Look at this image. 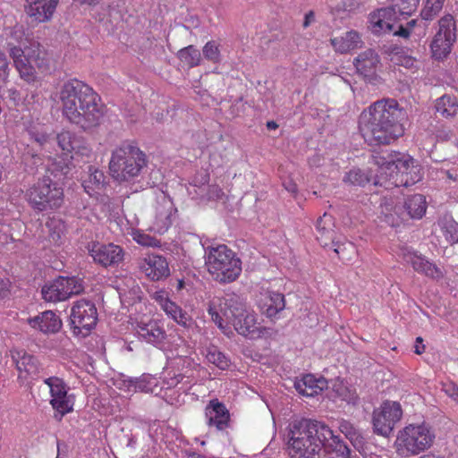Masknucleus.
<instances>
[{
    "label": "nucleus",
    "instance_id": "obj_1",
    "mask_svg": "<svg viewBox=\"0 0 458 458\" xmlns=\"http://www.w3.org/2000/svg\"><path fill=\"white\" fill-rule=\"evenodd\" d=\"M287 451L291 458H351V450L325 423L301 420L292 424Z\"/></svg>",
    "mask_w": 458,
    "mask_h": 458
},
{
    "label": "nucleus",
    "instance_id": "obj_2",
    "mask_svg": "<svg viewBox=\"0 0 458 458\" xmlns=\"http://www.w3.org/2000/svg\"><path fill=\"white\" fill-rule=\"evenodd\" d=\"M57 96L63 116L70 123L84 131L101 123L106 105L100 95L86 82L70 79L60 87Z\"/></svg>",
    "mask_w": 458,
    "mask_h": 458
},
{
    "label": "nucleus",
    "instance_id": "obj_3",
    "mask_svg": "<svg viewBox=\"0 0 458 458\" xmlns=\"http://www.w3.org/2000/svg\"><path fill=\"white\" fill-rule=\"evenodd\" d=\"M402 109L393 98L375 101L359 117V130L369 145H388L404 133L401 123Z\"/></svg>",
    "mask_w": 458,
    "mask_h": 458
},
{
    "label": "nucleus",
    "instance_id": "obj_4",
    "mask_svg": "<svg viewBox=\"0 0 458 458\" xmlns=\"http://www.w3.org/2000/svg\"><path fill=\"white\" fill-rule=\"evenodd\" d=\"M208 312L225 335L231 332L229 324L233 326L239 335L250 339L259 338L263 335L264 328L258 322L257 315L248 311L235 293L214 297L209 302Z\"/></svg>",
    "mask_w": 458,
    "mask_h": 458
},
{
    "label": "nucleus",
    "instance_id": "obj_5",
    "mask_svg": "<svg viewBox=\"0 0 458 458\" xmlns=\"http://www.w3.org/2000/svg\"><path fill=\"white\" fill-rule=\"evenodd\" d=\"M56 142L61 149L52 164V174L66 176L75 166L73 161L89 163L93 157V151L84 138L68 130H63L56 135Z\"/></svg>",
    "mask_w": 458,
    "mask_h": 458
},
{
    "label": "nucleus",
    "instance_id": "obj_6",
    "mask_svg": "<svg viewBox=\"0 0 458 458\" xmlns=\"http://www.w3.org/2000/svg\"><path fill=\"white\" fill-rule=\"evenodd\" d=\"M377 165L374 183L381 186L409 187L421 179L420 169L411 158H387L382 156L373 157Z\"/></svg>",
    "mask_w": 458,
    "mask_h": 458
},
{
    "label": "nucleus",
    "instance_id": "obj_7",
    "mask_svg": "<svg viewBox=\"0 0 458 458\" xmlns=\"http://www.w3.org/2000/svg\"><path fill=\"white\" fill-rule=\"evenodd\" d=\"M147 165L145 152L134 142H123L112 151L109 171L114 180L131 182L140 176Z\"/></svg>",
    "mask_w": 458,
    "mask_h": 458
},
{
    "label": "nucleus",
    "instance_id": "obj_8",
    "mask_svg": "<svg viewBox=\"0 0 458 458\" xmlns=\"http://www.w3.org/2000/svg\"><path fill=\"white\" fill-rule=\"evenodd\" d=\"M205 265L212 278L220 284L236 281L242 271L241 259L225 244L208 246Z\"/></svg>",
    "mask_w": 458,
    "mask_h": 458
},
{
    "label": "nucleus",
    "instance_id": "obj_9",
    "mask_svg": "<svg viewBox=\"0 0 458 458\" xmlns=\"http://www.w3.org/2000/svg\"><path fill=\"white\" fill-rule=\"evenodd\" d=\"M7 51L21 79L29 83L37 79L34 65L40 71H46L49 67L47 54L38 42H33L30 47L24 46L22 48L9 41Z\"/></svg>",
    "mask_w": 458,
    "mask_h": 458
},
{
    "label": "nucleus",
    "instance_id": "obj_10",
    "mask_svg": "<svg viewBox=\"0 0 458 458\" xmlns=\"http://www.w3.org/2000/svg\"><path fill=\"white\" fill-rule=\"evenodd\" d=\"M435 438V431L428 423H411L398 432L394 446L400 456L411 457L428 450Z\"/></svg>",
    "mask_w": 458,
    "mask_h": 458
},
{
    "label": "nucleus",
    "instance_id": "obj_11",
    "mask_svg": "<svg viewBox=\"0 0 458 458\" xmlns=\"http://www.w3.org/2000/svg\"><path fill=\"white\" fill-rule=\"evenodd\" d=\"M30 206L36 211L55 210L64 200V188L50 177L44 176L33 183L25 193Z\"/></svg>",
    "mask_w": 458,
    "mask_h": 458
},
{
    "label": "nucleus",
    "instance_id": "obj_12",
    "mask_svg": "<svg viewBox=\"0 0 458 458\" xmlns=\"http://www.w3.org/2000/svg\"><path fill=\"white\" fill-rule=\"evenodd\" d=\"M456 21L452 14H445L438 21V30L430 43L434 59L444 60L448 56L456 41Z\"/></svg>",
    "mask_w": 458,
    "mask_h": 458
},
{
    "label": "nucleus",
    "instance_id": "obj_13",
    "mask_svg": "<svg viewBox=\"0 0 458 458\" xmlns=\"http://www.w3.org/2000/svg\"><path fill=\"white\" fill-rule=\"evenodd\" d=\"M403 417V409L399 403L386 401L375 409L372 415L374 432L379 436L388 437L396 423Z\"/></svg>",
    "mask_w": 458,
    "mask_h": 458
},
{
    "label": "nucleus",
    "instance_id": "obj_14",
    "mask_svg": "<svg viewBox=\"0 0 458 458\" xmlns=\"http://www.w3.org/2000/svg\"><path fill=\"white\" fill-rule=\"evenodd\" d=\"M84 290L81 281L74 276H59L51 284L43 286L42 297L46 301L58 302L79 294Z\"/></svg>",
    "mask_w": 458,
    "mask_h": 458
},
{
    "label": "nucleus",
    "instance_id": "obj_15",
    "mask_svg": "<svg viewBox=\"0 0 458 458\" xmlns=\"http://www.w3.org/2000/svg\"><path fill=\"white\" fill-rule=\"evenodd\" d=\"M97 322L98 311L92 301L81 299L73 304L71 310V324L75 334L88 335Z\"/></svg>",
    "mask_w": 458,
    "mask_h": 458
},
{
    "label": "nucleus",
    "instance_id": "obj_16",
    "mask_svg": "<svg viewBox=\"0 0 458 458\" xmlns=\"http://www.w3.org/2000/svg\"><path fill=\"white\" fill-rule=\"evenodd\" d=\"M44 383L49 387V403L61 418L73 411L74 396L68 394L69 387L62 378L50 377Z\"/></svg>",
    "mask_w": 458,
    "mask_h": 458
},
{
    "label": "nucleus",
    "instance_id": "obj_17",
    "mask_svg": "<svg viewBox=\"0 0 458 458\" xmlns=\"http://www.w3.org/2000/svg\"><path fill=\"white\" fill-rule=\"evenodd\" d=\"M10 355L18 371V379L22 382L38 378L43 370L38 357L24 349H12Z\"/></svg>",
    "mask_w": 458,
    "mask_h": 458
},
{
    "label": "nucleus",
    "instance_id": "obj_18",
    "mask_svg": "<svg viewBox=\"0 0 458 458\" xmlns=\"http://www.w3.org/2000/svg\"><path fill=\"white\" fill-rule=\"evenodd\" d=\"M88 250L94 262L104 267L118 266L124 257L123 248L114 243L92 242L89 243Z\"/></svg>",
    "mask_w": 458,
    "mask_h": 458
},
{
    "label": "nucleus",
    "instance_id": "obj_19",
    "mask_svg": "<svg viewBox=\"0 0 458 458\" xmlns=\"http://www.w3.org/2000/svg\"><path fill=\"white\" fill-rule=\"evenodd\" d=\"M140 270L151 281H159L170 275L168 262L162 255L148 253L139 259Z\"/></svg>",
    "mask_w": 458,
    "mask_h": 458
},
{
    "label": "nucleus",
    "instance_id": "obj_20",
    "mask_svg": "<svg viewBox=\"0 0 458 458\" xmlns=\"http://www.w3.org/2000/svg\"><path fill=\"white\" fill-rule=\"evenodd\" d=\"M26 323L33 331L45 335H55L63 327L62 319L53 310H45L36 316L29 317Z\"/></svg>",
    "mask_w": 458,
    "mask_h": 458
},
{
    "label": "nucleus",
    "instance_id": "obj_21",
    "mask_svg": "<svg viewBox=\"0 0 458 458\" xmlns=\"http://www.w3.org/2000/svg\"><path fill=\"white\" fill-rule=\"evenodd\" d=\"M59 0H26L27 15L38 23L52 20Z\"/></svg>",
    "mask_w": 458,
    "mask_h": 458
},
{
    "label": "nucleus",
    "instance_id": "obj_22",
    "mask_svg": "<svg viewBox=\"0 0 458 458\" xmlns=\"http://www.w3.org/2000/svg\"><path fill=\"white\" fill-rule=\"evenodd\" d=\"M257 303L263 314L273 318L284 309V295L270 289H262L258 296Z\"/></svg>",
    "mask_w": 458,
    "mask_h": 458
},
{
    "label": "nucleus",
    "instance_id": "obj_23",
    "mask_svg": "<svg viewBox=\"0 0 458 458\" xmlns=\"http://www.w3.org/2000/svg\"><path fill=\"white\" fill-rule=\"evenodd\" d=\"M205 417L208 425L215 427L217 430H225L229 427V411L217 398L210 400L206 405Z\"/></svg>",
    "mask_w": 458,
    "mask_h": 458
},
{
    "label": "nucleus",
    "instance_id": "obj_24",
    "mask_svg": "<svg viewBox=\"0 0 458 458\" xmlns=\"http://www.w3.org/2000/svg\"><path fill=\"white\" fill-rule=\"evenodd\" d=\"M153 299L158 303L165 314L174 320L177 324L187 327L190 318L188 314L182 310L175 302L168 298V293L164 291H157L153 294Z\"/></svg>",
    "mask_w": 458,
    "mask_h": 458
},
{
    "label": "nucleus",
    "instance_id": "obj_25",
    "mask_svg": "<svg viewBox=\"0 0 458 458\" xmlns=\"http://www.w3.org/2000/svg\"><path fill=\"white\" fill-rule=\"evenodd\" d=\"M394 11L390 8H381L369 14V27L374 34L391 32L394 30Z\"/></svg>",
    "mask_w": 458,
    "mask_h": 458
},
{
    "label": "nucleus",
    "instance_id": "obj_26",
    "mask_svg": "<svg viewBox=\"0 0 458 458\" xmlns=\"http://www.w3.org/2000/svg\"><path fill=\"white\" fill-rule=\"evenodd\" d=\"M136 331L140 338L155 345L162 344L166 337L165 329L157 320L153 319L147 322L140 321L137 324Z\"/></svg>",
    "mask_w": 458,
    "mask_h": 458
},
{
    "label": "nucleus",
    "instance_id": "obj_27",
    "mask_svg": "<svg viewBox=\"0 0 458 458\" xmlns=\"http://www.w3.org/2000/svg\"><path fill=\"white\" fill-rule=\"evenodd\" d=\"M294 386L301 395L312 397L327 388V381L324 377H316L311 374H307L296 380Z\"/></svg>",
    "mask_w": 458,
    "mask_h": 458
},
{
    "label": "nucleus",
    "instance_id": "obj_28",
    "mask_svg": "<svg viewBox=\"0 0 458 458\" xmlns=\"http://www.w3.org/2000/svg\"><path fill=\"white\" fill-rule=\"evenodd\" d=\"M81 185L87 194L96 197L106 186V176L101 170L89 165L86 176L82 178Z\"/></svg>",
    "mask_w": 458,
    "mask_h": 458
},
{
    "label": "nucleus",
    "instance_id": "obj_29",
    "mask_svg": "<svg viewBox=\"0 0 458 458\" xmlns=\"http://www.w3.org/2000/svg\"><path fill=\"white\" fill-rule=\"evenodd\" d=\"M172 207L167 202L158 204L156 207L155 218L150 226V231L164 234L172 225Z\"/></svg>",
    "mask_w": 458,
    "mask_h": 458
},
{
    "label": "nucleus",
    "instance_id": "obj_30",
    "mask_svg": "<svg viewBox=\"0 0 458 458\" xmlns=\"http://www.w3.org/2000/svg\"><path fill=\"white\" fill-rule=\"evenodd\" d=\"M379 62L378 55L372 49H367L360 53L354 60L357 72L364 77L372 76Z\"/></svg>",
    "mask_w": 458,
    "mask_h": 458
},
{
    "label": "nucleus",
    "instance_id": "obj_31",
    "mask_svg": "<svg viewBox=\"0 0 458 458\" xmlns=\"http://www.w3.org/2000/svg\"><path fill=\"white\" fill-rule=\"evenodd\" d=\"M331 44L335 51L345 54L351 50L360 47L362 41L357 31L350 30L342 36L331 38Z\"/></svg>",
    "mask_w": 458,
    "mask_h": 458
},
{
    "label": "nucleus",
    "instance_id": "obj_32",
    "mask_svg": "<svg viewBox=\"0 0 458 458\" xmlns=\"http://www.w3.org/2000/svg\"><path fill=\"white\" fill-rule=\"evenodd\" d=\"M335 223L333 216L327 213H324L320 216L316 225L318 235L317 239L323 247H327L330 243L334 242L335 236Z\"/></svg>",
    "mask_w": 458,
    "mask_h": 458
},
{
    "label": "nucleus",
    "instance_id": "obj_33",
    "mask_svg": "<svg viewBox=\"0 0 458 458\" xmlns=\"http://www.w3.org/2000/svg\"><path fill=\"white\" fill-rule=\"evenodd\" d=\"M435 107L442 117L453 118L458 114V99L455 96L445 94L436 100Z\"/></svg>",
    "mask_w": 458,
    "mask_h": 458
},
{
    "label": "nucleus",
    "instance_id": "obj_34",
    "mask_svg": "<svg viewBox=\"0 0 458 458\" xmlns=\"http://www.w3.org/2000/svg\"><path fill=\"white\" fill-rule=\"evenodd\" d=\"M437 225L445 237L446 242L450 245L458 243V223L451 216H442Z\"/></svg>",
    "mask_w": 458,
    "mask_h": 458
},
{
    "label": "nucleus",
    "instance_id": "obj_35",
    "mask_svg": "<svg viewBox=\"0 0 458 458\" xmlns=\"http://www.w3.org/2000/svg\"><path fill=\"white\" fill-rule=\"evenodd\" d=\"M404 208L410 217L420 219L427 210L426 199L421 194L411 195L406 199Z\"/></svg>",
    "mask_w": 458,
    "mask_h": 458
},
{
    "label": "nucleus",
    "instance_id": "obj_36",
    "mask_svg": "<svg viewBox=\"0 0 458 458\" xmlns=\"http://www.w3.org/2000/svg\"><path fill=\"white\" fill-rule=\"evenodd\" d=\"M410 262L413 269L418 273L432 278H440L443 276L441 270L435 264L420 256L413 255Z\"/></svg>",
    "mask_w": 458,
    "mask_h": 458
},
{
    "label": "nucleus",
    "instance_id": "obj_37",
    "mask_svg": "<svg viewBox=\"0 0 458 458\" xmlns=\"http://www.w3.org/2000/svg\"><path fill=\"white\" fill-rule=\"evenodd\" d=\"M176 55L180 62L188 68L199 66L202 61L199 50L193 45L181 48Z\"/></svg>",
    "mask_w": 458,
    "mask_h": 458
},
{
    "label": "nucleus",
    "instance_id": "obj_38",
    "mask_svg": "<svg viewBox=\"0 0 458 458\" xmlns=\"http://www.w3.org/2000/svg\"><path fill=\"white\" fill-rule=\"evenodd\" d=\"M205 355L208 361L219 369L225 370L231 366L230 359L215 345L208 346Z\"/></svg>",
    "mask_w": 458,
    "mask_h": 458
},
{
    "label": "nucleus",
    "instance_id": "obj_39",
    "mask_svg": "<svg viewBox=\"0 0 458 458\" xmlns=\"http://www.w3.org/2000/svg\"><path fill=\"white\" fill-rule=\"evenodd\" d=\"M48 229L49 240L56 245L62 243V240L66 233L64 222L59 218L52 217L46 224Z\"/></svg>",
    "mask_w": 458,
    "mask_h": 458
},
{
    "label": "nucleus",
    "instance_id": "obj_40",
    "mask_svg": "<svg viewBox=\"0 0 458 458\" xmlns=\"http://www.w3.org/2000/svg\"><path fill=\"white\" fill-rule=\"evenodd\" d=\"M339 430L348 438L352 445L360 448L363 445V437L358 428L349 420H342L339 422Z\"/></svg>",
    "mask_w": 458,
    "mask_h": 458
},
{
    "label": "nucleus",
    "instance_id": "obj_41",
    "mask_svg": "<svg viewBox=\"0 0 458 458\" xmlns=\"http://www.w3.org/2000/svg\"><path fill=\"white\" fill-rule=\"evenodd\" d=\"M372 178L373 176L370 172L363 171L360 168H352L345 174L344 182L352 185L365 186Z\"/></svg>",
    "mask_w": 458,
    "mask_h": 458
},
{
    "label": "nucleus",
    "instance_id": "obj_42",
    "mask_svg": "<svg viewBox=\"0 0 458 458\" xmlns=\"http://www.w3.org/2000/svg\"><path fill=\"white\" fill-rule=\"evenodd\" d=\"M420 0H395L390 8L394 11V14L400 13L402 15H411L417 9Z\"/></svg>",
    "mask_w": 458,
    "mask_h": 458
},
{
    "label": "nucleus",
    "instance_id": "obj_43",
    "mask_svg": "<svg viewBox=\"0 0 458 458\" xmlns=\"http://www.w3.org/2000/svg\"><path fill=\"white\" fill-rule=\"evenodd\" d=\"M202 54L205 59L213 63L218 64L221 61L220 44L215 40L208 41L203 48Z\"/></svg>",
    "mask_w": 458,
    "mask_h": 458
},
{
    "label": "nucleus",
    "instance_id": "obj_44",
    "mask_svg": "<svg viewBox=\"0 0 458 458\" xmlns=\"http://www.w3.org/2000/svg\"><path fill=\"white\" fill-rule=\"evenodd\" d=\"M445 0H426L420 16L425 21L433 20L441 11Z\"/></svg>",
    "mask_w": 458,
    "mask_h": 458
},
{
    "label": "nucleus",
    "instance_id": "obj_45",
    "mask_svg": "<svg viewBox=\"0 0 458 458\" xmlns=\"http://www.w3.org/2000/svg\"><path fill=\"white\" fill-rule=\"evenodd\" d=\"M131 237L138 244L144 247H160L161 242L157 238L147 234L141 230H134L131 233Z\"/></svg>",
    "mask_w": 458,
    "mask_h": 458
},
{
    "label": "nucleus",
    "instance_id": "obj_46",
    "mask_svg": "<svg viewBox=\"0 0 458 458\" xmlns=\"http://www.w3.org/2000/svg\"><path fill=\"white\" fill-rule=\"evenodd\" d=\"M334 389L343 400L348 403L353 402L356 399L355 392L347 387L343 381L335 383Z\"/></svg>",
    "mask_w": 458,
    "mask_h": 458
},
{
    "label": "nucleus",
    "instance_id": "obj_47",
    "mask_svg": "<svg viewBox=\"0 0 458 458\" xmlns=\"http://www.w3.org/2000/svg\"><path fill=\"white\" fill-rule=\"evenodd\" d=\"M184 378V375L179 373L174 369H167L165 372L164 376V384L167 386V387H175L179 383L182 381Z\"/></svg>",
    "mask_w": 458,
    "mask_h": 458
},
{
    "label": "nucleus",
    "instance_id": "obj_48",
    "mask_svg": "<svg viewBox=\"0 0 458 458\" xmlns=\"http://www.w3.org/2000/svg\"><path fill=\"white\" fill-rule=\"evenodd\" d=\"M30 140L44 147L50 140V135L45 130H37L35 128L29 130Z\"/></svg>",
    "mask_w": 458,
    "mask_h": 458
},
{
    "label": "nucleus",
    "instance_id": "obj_49",
    "mask_svg": "<svg viewBox=\"0 0 458 458\" xmlns=\"http://www.w3.org/2000/svg\"><path fill=\"white\" fill-rule=\"evenodd\" d=\"M154 378L148 377V376H142L140 378H135L133 382L134 388L140 392H150L152 391V385Z\"/></svg>",
    "mask_w": 458,
    "mask_h": 458
},
{
    "label": "nucleus",
    "instance_id": "obj_50",
    "mask_svg": "<svg viewBox=\"0 0 458 458\" xmlns=\"http://www.w3.org/2000/svg\"><path fill=\"white\" fill-rule=\"evenodd\" d=\"M10 67L6 55L0 50V82L6 83L9 78Z\"/></svg>",
    "mask_w": 458,
    "mask_h": 458
},
{
    "label": "nucleus",
    "instance_id": "obj_51",
    "mask_svg": "<svg viewBox=\"0 0 458 458\" xmlns=\"http://www.w3.org/2000/svg\"><path fill=\"white\" fill-rule=\"evenodd\" d=\"M209 182V174L206 170L199 171L192 179V184L197 187L207 184Z\"/></svg>",
    "mask_w": 458,
    "mask_h": 458
},
{
    "label": "nucleus",
    "instance_id": "obj_52",
    "mask_svg": "<svg viewBox=\"0 0 458 458\" xmlns=\"http://www.w3.org/2000/svg\"><path fill=\"white\" fill-rule=\"evenodd\" d=\"M224 196L222 188L217 184L209 185L208 197L210 199H221Z\"/></svg>",
    "mask_w": 458,
    "mask_h": 458
},
{
    "label": "nucleus",
    "instance_id": "obj_53",
    "mask_svg": "<svg viewBox=\"0 0 458 458\" xmlns=\"http://www.w3.org/2000/svg\"><path fill=\"white\" fill-rule=\"evenodd\" d=\"M11 38L16 43L23 45L24 31L22 26H15L11 32Z\"/></svg>",
    "mask_w": 458,
    "mask_h": 458
},
{
    "label": "nucleus",
    "instance_id": "obj_54",
    "mask_svg": "<svg viewBox=\"0 0 458 458\" xmlns=\"http://www.w3.org/2000/svg\"><path fill=\"white\" fill-rule=\"evenodd\" d=\"M416 64V59L409 55H401L398 57L397 64L406 68H413Z\"/></svg>",
    "mask_w": 458,
    "mask_h": 458
},
{
    "label": "nucleus",
    "instance_id": "obj_55",
    "mask_svg": "<svg viewBox=\"0 0 458 458\" xmlns=\"http://www.w3.org/2000/svg\"><path fill=\"white\" fill-rule=\"evenodd\" d=\"M444 391L447 395L458 402V386L453 383L445 385Z\"/></svg>",
    "mask_w": 458,
    "mask_h": 458
},
{
    "label": "nucleus",
    "instance_id": "obj_56",
    "mask_svg": "<svg viewBox=\"0 0 458 458\" xmlns=\"http://www.w3.org/2000/svg\"><path fill=\"white\" fill-rule=\"evenodd\" d=\"M283 187L294 197H296L298 193V186L296 182L293 179H289L283 182Z\"/></svg>",
    "mask_w": 458,
    "mask_h": 458
},
{
    "label": "nucleus",
    "instance_id": "obj_57",
    "mask_svg": "<svg viewBox=\"0 0 458 458\" xmlns=\"http://www.w3.org/2000/svg\"><path fill=\"white\" fill-rule=\"evenodd\" d=\"M10 292V282L0 278V299L4 298Z\"/></svg>",
    "mask_w": 458,
    "mask_h": 458
},
{
    "label": "nucleus",
    "instance_id": "obj_58",
    "mask_svg": "<svg viewBox=\"0 0 458 458\" xmlns=\"http://www.w3.org/2000/svg\"><path fill=\"white\" fill-rule=\"evenodd\" d=\"M394 35L407 38L411 35V30L408 27L399 26V29L394 31Z\"/></svg>",
    "mask_w": 458,
    "mask_h": 458
},
{
    "label": "nucleus",
    "instance_id": "obj_59",
    "mask_svg": "<svg viewBox=\"0 0 458 458\" xmlns=\"http://www.w3.org/2000/svg\"><path fill=\"white\" fill-rule=\"evenodd\" d=\"M315 21V13L313 11H310L305 14L303 21V28H308Z\"/></svg>",
    "mask_w": 458,
    "mask_h": 458
},
{
    "label": "nucleus",
    "instance_id": "obj_60",
    "mask_svg": "<svg viewBox=\"0 0 458 458\" xmlns=\"http://www.w3.org/2000/svg\"><path fill=\"white\" fill-rule=\"evenodd\" d=\"M100 0H73V2L81 5H97Z\"/></svg>",
    "mask_w": 458,
    "mask_h": 458
},
{
    "label": "nucleus",
    "instance_id": "obj_61",
    "mask_svg": "<svg viewBox=\"0 0 458 458\" xmlns=\"http://www.w3.org/2000/svg\"><path fill=\"white\" fill-rule=\"evenodd\" d=\"M419 458H445V456L434 453H428L420 456Z\"/></svg>",
    "mask_w": 458,
    "mask_h": 458
},
{
    "label": "nucleus",
    "instance_id": "obj_62",
    "mask_svg": "<svg viewBox=\"0 0 458 458\" xmlns=\"http://www.w3.org/2000/svg\"><path fill=\"white\" fill-rule=\"evenodd\" d=\"M425 350V346L424 345H421V346H418V344L415 345V353L417 354H421Z\"/></svg>",
    "mask_w": 458,
    "mask_h": 458
},
{
    "label": "nucleus",
    "instance_id": "obj_63",
    "mask_svg": "<svg viewBox=\"0 0 458 458\" xmlns=\"http://www.w3.org/2000/svg\"><path fill=\"white\" fill-rule=\"evenodd\" d=\"M267 127L268 129H274L275 130V129H276L278 127V125H277V123L276 122L270 121V122H267Z\"/></svg>",
    "mask_w": 458,
    "mask_h": 458
},
{
    "label": "nucleus",
    "instance_id": "obj_64",
    "mask_svg": "<svg viewBox=\"0 0 458 458\" xmlns=\"http://www.w3.org/2000/svg\"><path fill=\"white\" fill-rule=\"evenodd\" d=\"M187 458H203V456L197 453H191L188 454Z\"/></svg>",
    "mask_w": 458,
    "mask_h": 458
}]
</instances>
